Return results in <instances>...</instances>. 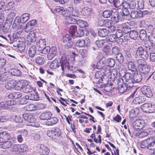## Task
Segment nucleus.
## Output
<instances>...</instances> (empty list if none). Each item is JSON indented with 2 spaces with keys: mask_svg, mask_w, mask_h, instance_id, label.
Here are the masks:
<instances>
[{
  "mask_svg": "<svg viewBox=\"0 0 155 155\" xmlns=\"http://www.w3.org/2000/svg\"><path fill=\"white\" fill-rule=\"evenodd\" d=\"M136 54L140 56L143 59L148 58L149 54L148 51L144 50L142 46H140L137 49Z\"/></svg>",
  "mask_w": 155,
  "mask_h": 155,
  "instance_id": "obj_10",
  "label": "nucleus"
},
{
  "mask_svg": "<svg viewBox=\"0 0 155 155\" xmlns=\"http://www.w3.org/2000/svg\"><path fill=\"white\" fill-rule=\"evenodd\" d=\"M28 110L32 111L37 110L36 106L34 104H30L28 105L26 107Z\"/></svg>",
  "mask_w": 155,
  "mask_h": 155,
  "instance_id": "obj_62",
  "label": "nucleus"
},
{
  "mask_svg": "<svg viewBox=\"0 0 155 155\" xmlns=\"http://www.w3.org/2000/svg\"><path fill=\"white\" fill-rule=\"evenodd\" d=\"M50 67L51 68L55 69L59 67V63L57 60H54L51 64Z\"/></svg>",
  "mask_w": 155,
  "mask_h": 155,
  "instance_id": "obj_56",
  "label": "nucleus"
},
{
  "mask_svg": "<svg viewBox=\"0 0 155 155\" xmlns=\"http://www.w3.org/2000/svg\"><path fill=\"white\" fill-rule=\"evenodd\" d=\"M123 76L126 81V85L129 87H132L134 84L133 76L130 73H127Z\"/></svg>",
  "mask_w": 155,
  "mask_h": 155,
  "instance_id": "obj_5",
  "label": "nucleus"
},
{
  "mask_svg": "<svg viewBox=\"0 0 155 155\" xmlns=\"http://www.w3.org/2000/svg\"><path fill=\"white\" fill-rule=\"evenodd\" d=\"M45 40L44 39H41L38 41L37 43L36 47L38 50H42L45 46H46Z\"/></svg>",
  "mask_w": 155,
  "mask_h": 155,
  "instance_id": "obj_21",
  "label": "nucleus"
},
{
  "mask_svg": "<svg viewBox=\"0 0 155 155\" xmlns=\"http://www.w3.org/2000/svg\"><path fill=\"white\" fill-rule=\"evenodd\" d=\"M71 6H73L72 5L68 7L66 10H63V7L61 6H57L56 7V8L54 9V11L55 12H61L62 14V15L64 17H66V18H68V17L67 16H65L63 14V12L64 11H68V9L70 8V7H71Z\"/></svg>",
  "mask_w": 155,
  "mask_h": 155,
  "instance_id": "obj_34",
  "label": "nucleus"
},
{
  "mask_svg": "<svg viewBox=\"0 0 155 155\" xmlns=\"http://www.w3.org/2000/svg\"><path fill=\"white\" fill-rule=\"evenodd\" d=\"M106 60V66L105 68H107V67H113L115 64V61L112 58H110L107 59Z\"/></svg>",
  "mask_w": 155,
  "mask_h": 155,
  "instance_id": "obj_36",
  "label": "nucleus"
},
{
  "mask_svg": "<svg viewBox=\"0 0 155 155\" xmlns=\"http://www.w3.org/2000/svg\"><path fill=\"white\" fill-rule=\"evenodd\" d=\"M25 99L31 100H38L39 97L36 94H29L28 95L25 96Z\"/></svg>",
  "mask_w": 155,
  "mask_h": 155,
  "instance_id": "obj_44",
  "label": "nucleus"
},
{
  "mask_svg": "<svg viewBox=\"0 0 155 155\" xmlns=\"http://www.w3.org/2000/svg\"><path fill=\"white\" fill-rule=\"evenodd\" d=\"M106 42V41L103 40H97L95 42V44L98 48H101L104 45Z\"/></svg>",
  "mask_w": 155,
  "mask_h": 155,
  "instance_id": "obj_57",
  "label": "nucleus"
},
{
  "mask_svg": "<svg viewBox=\"0 0 155 155\" xmlns=\"http://www.w3.org/2000/svg\"><path fill=\"white\" fill-rule=\"evenodd\" d=\"M150 103H145L141 106V109L143 112L149 113Z\"/></svg>",
  "mask_w": 155,
  "mask_h": 155,
  "instance_id": "obj_43",
  "label": "nucleus"
},
{
  "mask_svg": "<svg viewBox=\"0 0 155 155\" xmlns=\"http://www.w3.org/2000/svg\"><path fill=\"white\" fill-rule=\"evenodd\" d=\"M144 47L146 48L145 50L147 51H149L150 52L153 51V48L152 45L151 44L150 41L146 42L145 43Z\"/></svg>",
  "mask_w": 155,
  "mask_h": 155,
  "instance_id": "obj_46",
  "label": "nucleus"
},
{
  "mask_svg": "<svg viewBox=\"0 0 155 155\" xmlns=\"http://www.w3.org/2000/svg\"><path fill=\"white\" fill-rule=\"evenodd\" d=\"M57 53V48L55 46H53L50 49L47 54V57L48 59L51 60L55 56Z\"/></svg>",
  "mask_w": 155,
  "mask_h": 155,
  "instance_id": "obj_19",
  "label": "nucleus"
},
{
  "mask_svg": "<svg viewBox=\"0 0 155 155\" xmlns=\"http://www.w3.org/2000/svg\"><path fill=\"white\" fill-rule=\"evenodd\" d=\"M16 83L15 80L14 79L10 80L5 85V87L8 90H12L13 88L15 89V84Z\"/></svg>",
  "mask_w": 155,
  "mask_h": 155,
  "instance_id": "obj_22",
  "label": "nucleus"
},
{
  "mask_svg": "<svg viewBox=\"0 0 155 155\" xmlns=\"http://www.w3.org/2000/svg\"><path fill=\"white\" fill-rule=\"evenodd\" d=\"M37 48L35 46L33 45L31 46L28 50V54L30 57L33 58L36 53Z\"/></svg>",
  "mask_w": 155,
  "mask_h": 155,
  "instance_id": "obj_35",
  "label": "nucleus"
},
{
  "mask_svg": "<svg viewBox=\"0 0 155 155\" xmlns=\"http://www.w3.org/2000/svg\"><path fill=\"white\" fill-rule=\"evenodd\" d=\"M21 22V18L19 16H17L15 19L12 25V27L14 29L17 28L20 23Z\"/></svg>",
  "mask_w": 155,
  "mask_h": 155,
  "instance_id": "obj_33",
  "label": "nucleus"
},
{
  "mask_svg": "<svg viewBox=\"0 0 155 155\" xmlns=\"http://www.w3.org/2000/svg\"><path fill=\"white\" fill-rule=\"evenodd\" d=\"M103 50L106 55H111V49L109 46H104L103 48Z\"/></svg>",
  "mask_w": 155,
  "mask_h": 155,
  "instance_id": "obj_60",
  "label": "nucleus"
},
{
  "mask_svg": "<svg viewBox=\"0 0 155 155\" xmlns=\"http://www.w3.org/2000/svg\"><path fill=\"white\" fill-rule=\"evenodd\" d=\"M15 141V140L13 138H11V139L9 140L0 142L2 143L0 144V145H2V147L3 149L9 148L12 145L13 143H14Z\"/></svg>",
  "mask_w": 155,
  "mask_h": 155,
  "instance_id": "obj_17",
  "label": "nucleus"
},
{
  "mask_svg": "<svg viewBox=\"0 0 155 155\" xmlns=\"http://www.w3.org/2000/svg\"><path fill=\"white\" fill-rule=\"evenodd\" d=\"M23 118L28 122V126L38 127L39 124L36 122L35 117L31 113H25L23 114Z\"/></svg>",
  "mask_w": 155,
  "mask_h": 155,
  "instance_id": "obj_2",
  "label": "nucleus"
},
{
  "mask_svg": "<svg viewBox=\"0 0 155 155\" xmlns=\"http://www.w3.org/2000/svg\"><path fill=\"white\" fill-rule=\"evenodd\" d=\"M104 69L105 74L110 78H114L117 75V71L115 69H113L111 71L110 68L108 66L107 68H104Z\"/></svg>",
  "mask_w": 155,
  "mask_h": 155,
  "instance_id": "obj_14",
  "label": "nucleus"
},
{
  "mask_svg": "<svg viewBox=\"0 0 155 155\" xmlns=\"http://www.w3.org/2000/svg\"><path fill=\"white\" fill-rule=\"evenodd\" d=\"M117 38L115 35L110 34L109 35L107 38V41L111 42L115 41Z\"/></svg>",
  "mask_w": 155,
  "mask_h": 155,
  "instance_id": "obj_51",
  "label": "nucleus"
},
{
  "mask_svg": "<svg viewBox=\"0 0 155 155\" xmlns=\"http://www.w3.org/2000/svg\"><path fill=\"white\" fill-rule=\"evenodd\" d=\"M16 101L14 100H11L8 101H3L0 102V108L5 109L10 108L11 106L13 107V106L16 104Z\"/></svg>",
  "mask_w": 155,
  "mask_h": 155,
  "instance_id": "obj_7",
  "label": "nucleus"
},
{
  "mask_svg": "<svg viewBox=\"0 0 155 155\" xmlns=\"http://www.w3.org/2000/svg\"><path fill=\"white\" fill-rule=\"evenodd\" d=\"M145 60L142 58H138L136 59V62L138 64V68L139 69H140V68H141L142 66L145 64Z\"/></svg>",
  "mask_w": 155,
  "mask_h": 155,
  "instance_id": "obj_45",
  "label": "nucleus"
},
{
  "mask_svg": "<svg viewBox=\"0 0 155 155\" xmlns=\"http://www.w3.org/2000/svg\"><path fill=\"white\" fill-rule=\"evenodd\" d=\"M139 71L142 73L147 74L150 71V67L148 65L145 64L142 66L141 68L139 69Z\"/></svg>",
  "mask_w": 155,
  "mask_h": 155,
  "instance_id": "obj_32",
  "label": "nucleus"
},
{
  "mask_svg": "<svg viewBox=\"0 0 155 155\" xmlns=\"http://www.w3.org/2000/svg\"><path fill=\"white\" fill-rule=\"evenodd\" d=\"M129 35L130 37L134 40L137 39L139 35L138 32L135 30L130 31Z\"/></svg>",
  "mask_w": 155,
  "mask_h": 155,
  "instance_id": "obj_37",
  "label": "nucleus"
},
{
  "mask_svg": "<svg viewBox=\"0 0 155 155\" xmlns=\"http://www.w3.org/2000/svg\"><path fill=\"white\" fill-rule=\"evenodd\" d=\"M28 147L25 144H22L19 145V152L23 153L28 150Z\"/></svg>",
  "mask_w": 155,
  "mask_h": 155,
  "instance_id": "obj_49",
  "label": "nucleus"
},
{
  "mask_svg": "<svg viewBox=\"0 0 155 155\" xmlns=\"http://www.w3.org/2000/svg\"><path fill=\"white\" fill-rule=\"evenodd\" d=\"M135 123L137 127H140V129L143 128L144 125L143 121L140 119L137 120L135 121Z\"/></svg>",
  "mask_w": 155,
  "mask_h": 155,
  "instance_id": "obj_54",
  "label": "nucleus"
},
{
  "mask_svg": "<svg viewBox=\"0 0 155 155\" xmlns=\"http://www.w3.org/2000/svg\"><path fill=\"white\" fill-rule=\"evenodd\" d=\"M144 101V99L142 97L139 96L136 97L133 100L132 102L134 104H142Z\"/></svg>",
  "mask_w": 155,
  "mask_h": 155,
  "instance_id": "obj_38",
  "label": "nucleus"
},
{
  "mask_svg": "<svg viewBox=\"0 0 155 155\" xmlns=\"http://www.w3.org/2000/svg\"><path fill=\"white\" fill-rule=\"evenodd\" d=\"M149 140L148 149L154 150L155 149V141L154 139L151 137L149 138Z\"/></svg>",
  "mask_w": 155,
  "mask_h": 155,
  "instance_id": "obj_26",
  "label": "nucleus"
},
{
  "mask_svg": "<svg viewBox=\"0 0 155 155\" xmlns=\"http://www.w3.org/2000/svg\"><path fill=\"white\" fill-rule=\"evenodd\" d=\"M130 16L131 18L134 19L138 17L140 18L139 10H132L131 12Z\"/></svg>",
  "mask_w": 155,
  "mask_h": 155,
  "instance_id": "obj_41",
  "label": "nucleus"
},
{
  "mask_svg": "<svg viewBox=\"0 0 155 155\" xmlns=\"http://www.w3.org/2000/svg\"><path fill=\"white\" fill-rule=\"evenodd\" d=\"M142 75L140 73H138V71L135 74H134L133 77L134 83H138L142 80Z\"/></svg>",
  "mask_w": 155,
  "mask_h": 155,
  "instance_id": "obj_28",
  "label": "nucleus"
},
{
  "mask_svg": "<svg viewBox=\"0 0 155 155\" xmlns=\"http://www.w3.org/2000/svg\"><path fill=\"white\" fill-rule=\"evenodd\" d=\"M137 3L135 1H131L129 2L127 1H124L121 2V5L122 7H125V8H129L131 9H134Z\"/></svg>",
  "mask_w": 155,
  "mask_h": 155,
  "instance_id": "obj_15",
  "label": "nucleus"
},
{
  "mask_svg": "<svg viewBox=\"0 0 155 155\" xmlns=\"http://www.w3.org/2000/svg\"><path fill=\"white\" fill-rule=\"evenodd\" d=\"M58 121V119L57 117H51L46 120L45 124L47 126H53L56 124Z\"/></svg>",
  "mask_w": 155,
  "mask_h": 155,
  "instance_id": "obj_18",
  "label": "nucleus"
},
{
  "mask_svg": "<svg viewBox=\"0 0 155 155\" xmlns=\"http://www.w3.org/2000/svg\"><path fill=\"white\" fill-rule=\"evenodd\" d=\"M63 42L65 43L64 45L66 48H71L74 44L71 36L68 34L66 35L63 37Z\"/></svg>",
  "mask_w": 155,
  "mask_h": 155,
  "instance_id": "obj_8",
  "label": "nucleus"
},
{
  "mask_svg": "<svg viewBox=\"0 0 155 155\" xmlns=\"http://www.w3.org/2000/svg\"><path fill=\"white\" fill-rule=\"evenodd\" d=\"M8 72H5L2 74L0 76V81H5L9 78Z\"/></svg>",
  "mask_w": 155,
  "mask_h": 155,
  "instance_id": "obj_40",
  "label": "nucleus"
},
{
  "mask_svg": "<svg viewBox=\"0 0 155 155\" xmlns=\"http://www.w3.org/2000/svg\"><path fill=\"white\" fill-rule=\"evenodd\" d=\"M23 92L25 93H30L33 91V88L32 87L28 84L25 86L24 88L23 89Z\"/></svg>",
  "mask_w": 155,
  "mask_h": 155,
  "instance_id": "obj_58",
  "label": "nucleus"
},
{
  "mask_svg": "<svg viewBox=\"0 0 155 155\" xmlns=\"http://www.w3.org/2000/svg\"><path fill=\"white\" fill-rule=\"evenodd\" d=\"M9 74H11L12 76L18 77L21 74V71L17 69H13L8 72Z\"/></svg>",
  "mask_w": 155,
  "mask_h": 155,
  "instance_id": "obj_31",
  "label": "nucleus"
},
{
  "mask_svg": "<svg viewBox=\"0 0 155 155\" xmlns=\"http://www.w3.org/2000/svg\"><path fill=\"white\" fill-rule=\"evenodd\" d=\"M63 14L68 17L65 19V23L68 24H77L81 28L86 27L87 26L88 24L86 21L82 20H77L72 17L78 16L79 12L78 11L74 8L73 6L70 7L68 11H64Z\"/></svg>",
  "mask_w": 155,
  "mask_h": 155,
  "instance_id": "obj_1",
  "label": "nucleus"
},
{
  "mask_svg": "<svg viewBox=\"0 0 155 155\" xmlns=\"http://www.w3.org/2000/svg\"><path fill=\"white\" fill-rule=\"evenodd\" d=\"M141 91L143 95L150 98L153 96V93L150 87L144 85L141 88Z\"/></svg>",
  "mask_w": 155,
  "mask_h": 155,
  "instance_id": "obj_11",
  "label": "nucleus"
},
{
  "mask_svg": "<svg viewBox=\"0 0 155 155\" xmlns=\"http://www.w3.org/2000/svg\"><path fill=\"white\" fill-rule=\"evenodd\" d=\"M84 35V32L82 29H78L77 30L74 35L76 37H81Z\"/></svg>",
  "mask_w": 155,
  "mask_h": 155,
  "instance_id": "obj_61",
  "label": "nucleus"
},
{
  "mask_svg": "<svg viewBox=\"0 0 155 155\" xmlns=\"http://www.w3.org/2000/svg\"><path fill=\"white\" fill-rule=\"evenodd\" d=\"M69 61V58L66 57H62L61 58L59 65V66L61 65L63 72L64 71V69L68 70H70Z\"/></svg>",
  "mask_w": 155,
  "mask_h": 155,
  "instance_id": "obj_4",
  "label": "nucleus"
},
{
  "mask_svg": "<svg viewBox=\"0 0 155 155\" xmlns=\"http://www.w3.org/2000/svg\"><path fill=\"white\" fill-rule=\"evenodd\" d=\"M122 9V13H121L122 16L124 17L125 16H127L129 15L130 13L128 10V8H125V7H123Z\"/></svg>",
  "mask_w": 155,
  "mask_h": 155,
  "instance_id": "obj_52",
  "label": "nucleus"
},
{
  "mask_svg": "<svg viewBox=\"0 0 155 155\" xmlns=\"http://www.w3.org/2000/svg\"><path fill=\"white\" fill-rule=\"evenodd\" d=\"M14 35L13 37H11L10 35L8 34L5 39L11 43H14L15 38H16V37Z\"/></svg>",
  "mask_w": 155,
  "mask_h": 155,
  "instance_id": "obj_59",
  "label": "nucleus"
},
{
  "mask_svg": "<svg viewBox=\"0 0 155 155\" xmlns=\"http://www.w3.org/2000/svg\"><path fill=\"white\" fill-rule=\"evenodd\" d=\"M92 12L91 9L87 7H84L82 8L81 13L84 16H88L90 15Z\"/></svg>",
  "mask_w": 155,
  "mask_h": 155,
  "instance_id": "obj_25",
  "label": "nucleus"
},
{
  "mask_svg": "<svg viewBox=\"0 0 155 155\" xmlns=\"http://www.w3.org/2000/svg\"><path fill=\"white\" fill-rule=\"evenodd\" d=\"M77 29V26L76 25H71L70 26L68 31L72 35H74Z\"/></svg>",
  "mask_w": 155,
  "mask_h": 155,
  "instance_id": "obj_48",
  "label": "nucleus"
},
{
  "mask_svg": "<svg viewBox=\"0 0 155 155\" xmlns=\"http://www.w3.org/2000/svg\"><path fill=\"white\" fill-rule=\"evenodd\" d=\"M52 114L49 111H46L42 113L40 116L39 118L41 120H47L51 117Z\"/></svg>",
  "mask_w": 155,
  "mask_h": 155,
  "instance_id": "obj_23",
  "label": "nucleus"
},
{
  "mask_svg": "<svg viewBox=\"0 0 155 155\" xmlns=\"http://www.w3.org/2000/svg\"><path fill=\"white\" fill-rule=\"evenodd\" d=\"M108 1L110 3L113 4L114 6L116 8L120 7L121 4V2L119 0H108Z\"/></svg>",
  "mask_w": 155,
  "mask_h": 155,
  "instance_id": "obj_50",
  "label": "nucleus"
},
{
  "mask_svg": "<svg viewBox=\"0 0 155 155\" xmlns=\"http://www.w3.org/2000/svg\"><path fill=\"white\" fill-rule=\"evenodd\" d=\"M106 60L104 59H101L97 63L96 68L98 69H100L104 68L106 65Z\"/></svg>",
  "mask_w": 155,
  "mask_h": 155,
  "instance_id": "obj_29",
  "label": "nucleus"
},
{
  "mask_svg": "<svg viewBox=\"0 0 155 155\" xmlns=\"http://www.w3.org/2000/svg\"><path fill=\"white\" fill-rule=\"evenodd\" d=\"M109 33V30L106 28H101L98 31V35L101 37H105Z\"/></svg>",
  "mask_w": 155,
  "mask_h": 155,
  "instance_id": "obj_30",
  "label": "nucleus"
},
{
  "mask_svg": "<svg viewBox=\"0 0 155 155\" xmlns=\"http://www.w3.org/2000/svg\"><path fill=\"white\" fill-rule=\"evenodd\" d=\"M119 49L117 46H114L112 48L111 50V55L112 54L116 55L119 52Z\"/></svg>",
  "mask_w": 155,
  "mask_h": 155,
  "instance_id": "obj_64",
  "label": "nucleus"
},
{
  "mask_svg": "<svg viewBox=\"0 0 155 155\" xmlns=\"http://www.w3.org/2000/svg\"><path fill=\"white\" fill-rule=\"evenodd\" d=\"M139 37L142 40H146L147 37V33L146 31L144 29H141L140 31Z\"/></svg>",
  "mask_w": 155,
  "mask_h": 155,
  "instance_id": "obj_42",
  "label": "nucleus"
},
{
  "mask_svg": "<svg viewBox=\"0 0 155 155\" xmlns=\"http://www.w3.org/2000/svg\"><path fill=\"white\" fill-rule=\"evenodd\" d=\"M30 16V15L28 13H25L22 15L21 18V22L24 23L26 22L29 19Z\"/></svg>",
  "mask_w": 155,
  "mask_h": 155,
  "instance_id": "obj_47",
  "label": "nucleus"
},
{
  "mask_svg": "<svg viewBox=\"0 0 155 155\" xmlns=\"http://www.w3.org/2000/svg\"><path fill=\"white\" fill-rule=\"evenodd\" d=\"M11 139L10 134L8 132L5 131L0 133V142H3Z\"/></svg>",
  "mask_w": 155,
  "mask_h": 155,
  "instance_id": "obj_16",
  "label": "nucleus"
},
{
  "mask_svg": "<svg viewBox=\"0 0 155 155\" xmlns=\"http://www.w3.org/2000/svg\"><path fill=\"white\" fill-rule=\"evenodd\" d=\"M15 89L16 90H20L24 88L26 85L28 84V81L26 80H15Z\"/></svg>",
  "mask_w": 155,
  "mask_h": 155,
  "instance_id": "obj_9",
  "label": "nucleus"
},
{
  "mask_svg": "<svg viewBox=\"0 0 155 155\" xmlns=\"http://www.w3.org/2000/svg\"><path fill=\"white\" fill-rule=\"evenodd\" d=\"M149 139L142 141L140 143V146L141 148H143L146 147L148 148V146L149 144Z\"/></svg>",
  "mask_w": 155,
  "mask_h": 155,
  "instance_id": "obj_63",
  "label": "nucleus"
},
{
  "mask_svg": "<svg viewBox=\"0 0 155 155\" xmlns=\"http://www.w3.org/2000/svg\"><path fill=\"white\" fill-rule=\"evenodd\" d=\"M61 130L58 127L53 128L51 130H48L47 134L51 138L57 140L58 138L60 137L61 135Z\"/></svg>",
  "mask_w": 155,
  "mask_h": 155,
  "instance_id": "obj_3",
  "label": "nucleus"
},
{
  "mask_svg": "<svg viewBox=\"0 0 155 155\" xmlns=\"http://www.w3.org/2000/svg\"><path fill=\"white\" fill-rule=\"evenodd\" d=\"M127 67L132 72H134V74H135L137 72V69L134 63L132 61H129L127 62Z\"/></svg>",
  "mask_w": 155,
  "mask_h": 155,
  "instance_id": "obj_24",
  "label": "nucleus"
},
{
  "mask_svg": "<svg viewBox=\"0 0 155 155\" xmlns=\"http://www.w3.org/2000/svg\"><path fill=\"white\" fill-rule=\"evenodd\" d=\"M37 150L41 154L43 155H48L50 150L46 146L43 144H38L36 147Z\"/></svg>",
  "mask_w": 155,
  "mask_h": 155,
  "instance_id": "obj_6",
  "label": "nucleus"
},
{
  "mask_svg": "<svg viewBox=\"0 0 155 155\" xmlns=\"http://www.w3.org/2000/svg\"><path fill=\"white\" fill-rule=\"evenodd\" d=\"M45 61V60L43 57L40 56L37 57L35 60L36 63L39 65L43 64Z\"/></svg>",
  "mask_w": 155,
  "mask_h": 155,
  "instance_id": "obj_53",
  "label": "nucleus"
},
{
  "mask_svg": "<svg viewBox=\"0 0 155 155\" xmlns=\"http://www.w3.org/2000/svg\"><path fill=\"white\" fill-rule=\"evenodd\" d=\"M129 24L128 22L123 23L120 25V28H121L124 35L126 36V34L129 35L131 30L130 28L129 27Z\"/></svg>",
  "mask_w": 155,
  "mask_h": 155,
  "instance_id": "obj_12",
  "label": "nucleus"
},
{
  "mask_svg": "<svg viewBox=\"0 0 155 155\" xmlns=\"http://www.w3.org/2000/svg\"><path fill=\"white\" fill-rule=\"evenodd\" d=\"M131 87L127 86L126 85V84L125 83L124 84L118 87V91L120 93L122 94Z\"/></svg>",
  "mask_w": 155,
  "mask_h": 155,
  "instance_id": "obj_39",
  "label": "nucleus"
},
{
  "mask_svg": "<svg viewBox=\"0 0 155 155\" xmlns=\"http://www.w3.org/2000/svg\"><path fill=\"white\" fill-rule=\"evenodd\" d=\"M36 33L33 31H31L29 33L27 37V41L29 42V44H31L35 41Z\"/></svg>",
  "mask_w": 155,
  "mask_h": 155,
  "instance_id": "obj_20",
  "label": "nucleus"
},
{
  "mask_svg": "<svg viewBox=\"0 0 155 155\" xmlns=\"http://www.w3.org/2000/svg\"><path fill=\"white\" fill-rule=\"evenodd\" d=\"M22 96L21 93L18 92H14L8 95V97L11 99H17L21 97Z\"/></svg>",
  "mask_w": 155,
  "mask_h": 155,
  "instance_id": "obj_27",
  "label": "nucleus"
},
{
  "mask_svg": "<svg viewBox=\"0 0 155 155\" xmlns=\"http://www.w3.org/2000/svg\"><path fill=\"white\" fill-rule=\"evenodd\" d=\"M90 42V40L87 37L85 39H79L77 41L76 44L77 46L79 48L84 47L87 46Z\"/></svg>",
  "mask_w": 155,
  "mask_h": 155,
  "instance_id": "obj_13",
  "label": "nucleus"
},
{
  "mask_svg": "<svg viewBox=\"0 0 155 155\" xmlns=\"http://www.w3.org/2000/svg\"><path fill=\"white\" fill-rule=\"evenodd\" d=\"M116 58L120 64L122 63L124 61V57L121 53H119L116 55Z\"/></svg>",
  "mask_w": 155,
  "mask_h": 155,
  "instance_id": "obj_55",
  "label": "nucleus"
}]
</instances>
